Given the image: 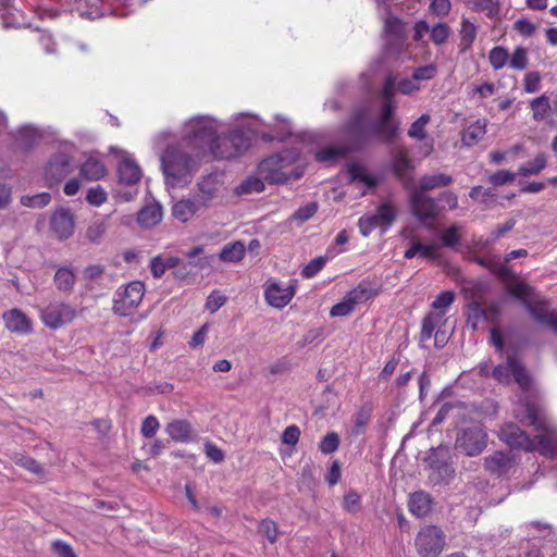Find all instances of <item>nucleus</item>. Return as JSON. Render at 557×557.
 <instances>
[{
	"mask_svg": "<svg viewBox=\"0 0 557 557\" xmlns=\"http://www.w3.org/2000/svg\"><path fill=\"white\" fill-rule=\"evenodd\" d=\"M456 299L453 290L440 293L431 304V310L421 322L420 342H426L434 337V346L443 348L449 339L446 331L442 330L447 322L446 314Z\"/></svg>",
	"mask_w": 557,
	"mask_h": 557,
	"instance_id": "obj_1",
	"label": "nucleus"
},
{
	"mask_svg": "<svg viewBox=\"0 0 557 557\" xmlns=\"http://www.w3.org/2000/svg\"><path fill=\"white\" fill-rule=\"evenodd\" d=\"M507 292L522 301L524 308L531 317L541 324H548L550 317L557 313V310H548L549 301L545 297L535 293V288L525 282H517L507 286Z\"/></svg>",
	"mask_w": 557,
	"mask_h": 557,
	"instance_id": "obj_2",
	"label": "nucleus"
},
{
	"mask_svg": "<svg viewBox=\"0 0 557 557\" xmlns=\"http://www.w3.org/2000/svg\"><path fill=\"white\" fill-rule=\"evenodd\" d=\"M250 146V131L236 128L227 134L216 135L210 150L215 159L230 160L245 153Z\"/></svg>",
	"mask_w": 557,
	"mask_h": 557,
	"instance_id": "obj_3",
	"label": "nucleus"
},
{
	"mask_svg": "<svg viewBox=\"0 0 557 557\" xmlns=\"http://www.w3.org/2000/svg\"><path fill=\"white\" fill-rule=\"evenodd\" d=\"M161 163L166 177L175 183H186L195 170V161L191 157L176 147L165 149Z\"/></svg>",
	"mask_w": 557,
	"mask_h": 557,
	"instance_id": "obj_4",
	"label": "nucleus"
},
{
	"mask_svg": "<svg viewBox=\"0 0 557 557\" xmlns=\"http://www.w3.org/2000/svg\"><path fill=\"white\" fill-rule=\"evenodd\" d=\"M78 315L79 311L74 306L61 300L50 301L39 309L40 321L51 331H57L71 324Z\"/></svg>",
	"mask_w": 557,
	"mask_h": 557,
	"instance_id": "obj_5",
	"label": "nucleus"
},
{
	"mask_svg": "<svg viewBox=\"0 0 557 557\" xmlns=\"http://www.w3.org/2000/svg\"><path fill=\"white\" fill-rule=\"evenodd\" d=\"M145 285L140 281H133L115 292L113 311L121 317L133 314L143 301Z\"/></svg>",
	"mask_w": 557,
	"mask_h": 557,
	"instance_id": "obj_6",
	"label": "nucleus"
},
{
	"mask_svg": "<svg viewBox=\"0 0 557 557\" xmlns=\"http://www.w3.org/2000/svg\"><path fill=\"white\" fill-rule=\"evenodd\" d=\"M414 545L420 557H438L446 545V536L437 525H425L418 532Z\"/></svg>",
	"mask_w": 557,
	"mask_h": 557,
	"instance_id": "obj_7",
	"label": "nucleus"
},
{
	"mask_svg": "<svg viewBox=\"0 0 557 557\" xmlns=\"http://www.w3.org/2000/svg\"><path fill=\"white\" fill-rule=\"evenodd\" d=\"M409 202L411 214L426 226H430L441 213L436 200L422 190H412Z\"/></svg>",
	"mask_w": 557,
	"mask_h": 557,
	"instance_id": "obj_8",
	"label": "nucleus"
},
{
	"mask_svg": "<svg viewBox=\"0 0 557 557\" xmlns=\"http://www.w3.org/2000/svg\"><path fill=\"white\" fill-rule=\"evenodd\" d=\"M487 433L482 426L463 429L456 438V447L467 456H479L487 446Z\"/></svg>",
	"mask_w": 557,
	"mask_h": 557,
	"instance_id": "obj_9",
	"label": "nucleus"
},
{
	"mask_svg": "<svg viewBox=\"0 0 557 557\" xmlns=\"http://www.w3.org/2000/svg\"><path fill=\"white\" fill-rule=\"evenodd\" d=\"M498 438L513 449L534 451L536 448L535 441L513 422L505 423L499 429Z\"/></svg>",
	"mask_w": 557,
	"mask_h": 557,
	"instance_id": "obj_10",
	"label": "nucleus"
},
{
	"mask_svg": "<svg viewBox=\"0 0 557 557\" xmlns=\"http://www.w3.org/2000/svg\"><path fill=\"white\" fill-rule=\"evenodd\" d=\"M186 127V137L194 146L201 147L205 144H210L211 146L216 137L214 123L207 117L191 119Z\"/></svg>",
	"mask_w": 557,
	"mask_h": 557,
	"instance_id": "obj_11",
	"label": "nucleus"
},
{
	"mask_svg": "<svg viewBox=\"0 0 557 557\" xmlns=\"http://www.w3.org/2000/svg\"><path fill=\"white\" fill-rule=\"evenodd\" d=\"M430 121L431 115L424 113L413 121L408 128V136L419 143L418 151L424 158L434 151L435 140L426 131Z\"/></svg>",
	"mask_w": 557,
	"mask_h": 557,
	"instance_id": "obj_12",
	"label": "nucleus"
},
{
	"mask_svg": "<svg viewBox=\"0 0 557 557\" xmlns=\"http://www.w3.org/2000/svg\"><path fill=\"white\" fill-rule=\"evenodd\" d=\"M296 294V284L283 286L277 281L270 278L264 286V299L267 304L276 309L285 308Z\"/></svg>",
	"mask_w": 557,
	"mask_h": 557,
	"instance_id": "obj_13",
	"label": "nucleus"
},
{
	"mask_svg": "<svg viewBox=\"0 0 557 557\" xmlns=\"http://www.w3.org/2000/svg\"><path fill=\"white\" fill-rule=\"evenodd\" d=\"M285 166V158L277 153L263 159L258 165V171L264 181L284 184L289 180V175L284 172Z\"/></svg>",
	"mask_w": 557,
	"mask_h": 557,
	"instance_id": "obj_14",
	"label": "nucleus"
},
{
	"mask_svg": "<svg viewBox=\"0 0 557 557\" xmlns=\"http://www.w3.org/2000/svg\"><path fill=\"white\" fill-rule=\"evenodd\" d=\"M394 111L395 102H383L381 117L374 127L375 134L385 144H392L398 136L399 123L392 121Z\"/></svg>",
	"mask_w": 557,
	"mask_h": 557,
	"instance_id": "obj_15",
	"label": "nucleus"
},
{
	"mask_svg": "<svg viewBox=\"0 0 557 557\" xmlns=\"http://www.w3.org/2000/svg\"><path fill=\"white\" fill-rule=\"evenodd\" d=\"M428 463L441 480L450 479L455 474L451 455L447 446H438L432 449L428 457Z\"/></svg>",
	"mask_w": 557,
	"mask_h": 557,
	"instance_id": "obj_16",
	"label": "nucleus"
},
{
	"mask_svg": "<svg viewBox=\"0 0 557 557\" xmlns=\"http://www.w3.org/2000/svg\"><path fill=\"white\" fill-rule=\"evenodd\" d=\"M73 171L71 158L65 153L51 157L45 169V178L52 186L60 183Z\"/></svg>",
	"mask_w": 557,
	"mask_h": 557,
	"instance_id": "obj_17",
	"label": "nucleus"
},
{
	"mask_svg": "<svg viewBox=\"0 0 557 557\" xmlns=\"http://www.w3.org/2000/svg\"><path fill=\"white\" fill-rule=\"evenodd\" d=\"M515 467V458L510 453L494 451L484 458L485 470L498 478L507 475Z\"/></svg>",
	"mask_w": 557,
	"mask_h": 557,
	"instance_id": "obj_18",
	"label": "nucleus"
},
{
	"mask_svg": "<svg viewBox=\"0 0 557 557\" xmlns=\"http://www.w3.org/2000/svg\"><path fill=\"white\" fill-rule=\"evenodd\" d=\"M5 327L13 333L28 334L33 331V321L20 309H11L2 315Z\"/></svg>",
	"mask_w": 557,
	"mask_h": 557,
	"instance_id": "obj_19",
	"label": "nucleus"
},
{
	"mask_svg": "<svg viewBox=\"0 0 557 557\" xmlns=\"http://www.w3.org/2000/svg\"><path fill=\"white\" fill-rule=\"evenodd\" d=\"M51 232L60 240L67 239L74 232L73 216L66 210H59L51 216Z\"/></svg>",
	"mask_w": 557,
	"mask_h": 557,
	"instance_id": "obj_20",
	"label": "nucleus"
},
{
	"mask_svg": "<svg viewBox=\"0 0 557 557\" xmlns=\"http://www.w3.org/2000/svg\"><path fill=\"white\" fill-rule=\"evenodd\" d=\"M206 200L203 197L197 199H182L174 203L172 207V214L175 219L187 222L189 221L200 208L206 207Z\"/></svg>",
	"mask_w": 557,
	"mask_h": 557,
	"instance_id": "obj_21",
	"label": "nucleus"
},
{
	"mask_svg": "<svg viewBox=\"0 0 557 557\" xmlns=\"http://www.w3.org/2000/svg\"><path fill=\"white\" fill-rule=\"evenodd\" d=\"M367 113L363 110L356 111L347 123V133L358 144H366L369 139V134L366 128Z\"/></svg>",
	"mask_w": 557,
	"mask_h": 557,
	"instance_id": "obj_22",
	"label": "nucleus"
},
{
	"mask_svg": "<svg viewBox=\"0 0 557 557\" xmlns=\"http://www.w3.org/2000/svg\"><path fill=\"white\" fill-rule=\"evenodd\" d=\"M458 34V52L462 54L471 50L478 36V26L469 18L462 16Z\"/></svg>",
	"mask_w": 557,
	"mask_h": 557,
	"instance_id": "obj_23",
	"label": "nucleus"
},
{
	"mask_svg": "<svg viewBox=\"0 0 557 557\" xmlns=\"http://www.w3.org/2000/svg\"><path fill=\"white\" fill-rule=\"evenodd\" d=\"M166 433L178 443H189L194 440V430L191 424L184 419H176L168 423Z\"/></svg>",
	"mask_w": 557,
	"mask_h": 557,
	"instance_id": "obj_24",
	"label": "nucleus"
},
{
	"mask_svg": "<svg viewBox=\"0 0 557 557\" xmlns=\"http://www.w3.org/2000/svg\"><path fill=\"white\" fill-rule=\"evenodd\" d=\"M347 173L350 177V181L358 185H363L367 189H374L379 181L377 178L370 174L366 166L359 163H351L347 166Z\"/></svg>",
	"mask_w": 557,
	"mask_h": 557,
	"instance_id": "obj_25",
	"label": "nucleus"
},
{
	"mask_svg": "<svg viewBox=\"0 0 557 557\" xmlns=\"http://www.w3.org/2000/svg\"><path fill=\"white\" fill-rule=\"evenodd\" d=\"M408 507L413 516L419 518L425 517L432 509V498L424 491L414 492L409 497Z\"/></svg>",
	"mask_w": 557,
	"mask_h": 557,
	"instance_id": "obj_26",
	"label": "nucleus"
},
{
	"mask_svg": "<svg viewBox=\"0 0 557 557\" xmlns=\"http://www.w3.org/2000/svg\"><path fill=\"white\" fill-rule=\"evenodd\" d=\"M117 173L120 181L128 186L138 183L141 177L140 168L129 159H124L119 163Z\"/></svg>",
	"mask_w": 557,
	"mask_h": 557,
	"instance_id": "obj_27",
	"label": "nucleus"
},
{
	"mask_svg": "<svg viewBox=\"0 0 557 557\" xmlns=\"http://www.w3.org/2000/svg\"><path fill=\"white\" fill-rule=\"evenodd\" d=\"M79 173L87 181H99L106 176L107 169L102 161L89 157L81 165Z\"/></svg>",
	"mask_w": 557,
	"mask_h": 557,
	"instance_id": "obj_28",
	"label": "nucleus"
},
{
	"mask_svg": "<svg viewBox=\"0 0 557 557\" xmlns=\"http://www.w3.org/2000/svg\"><path fill=\"white\" fill-rule=\"evenodd\" d=\"M161 219L162 208L158 203L145 206L137 214L138 224L146 228L157 225Z\"/></svg>",
	"mask_w": 557,
	"mask_h": 557,
	"instance_id": "obj_29",
	"label": "nucleus"
},
{
	"mask_svg": "<svg viewBox=\"0 0 557 557\" xmlns=\"http://www.w3.org/2000/svg\"><path fill=\"white\" fill-rule=\"evenodd\" d=\"M525 418L528 423L539 432H548L549 425L546 419L541 414L539 406L532 401H525L523 405Z\"/></svg>",
	"mask_w": 557,
	"mask_h": 557,
	"instance_id": "obj_30",
	"label": "nucleus"
},
{
	"mask_svg": "<svg viewBox=\"0 0 557 557\" xmlns=\"http://www.w3.org/2000/svg\"><path fill=\"white\" fill-rule=\"evenodd\" d=\"M542 433L533 438L536 445L535 450L545 457L555 456L557 454V443L553 437L554 429L549 425V431Z\"/></svg>",
	"mask_w": 557,
	"mask_h": 557,
	"instance_id": "obj_31",
	"label": "nucleus"
},
{
	"mask_svg": "<svg viewBox=\"0 0 557 557\" xmlns=\"http://www.w3.org/2000/svg\"><path fill=\"white\" fill-rule=\"evenodd\" d=\"M486 134V121L478 120L470 124L462 133L461 141L465 146L475 145Z\"/></svg>",
	"mask_w": 557,
	"mask_h": 557,
	"instance_id": "obj_32",
	"label": "nucleus"
},
{
	"mask_svg": "<svg viewBox=\"0 0 557 557\" xmlns=\"http://www.w3.org/2000/svg\"><path fill=\"white\" fill-rule=\"evenodd\" d=\"M375 213L382 223V233H385L396 221L398 211L392 201H384L376 207Z\"/></svg>",
	"mask_w": 557,
	"mask_h": 557,
	"instance_id": "obj_33",
	"label": "nucleus"
},
{
	"mask_svg": "<svg viewBox=\"0 0 557 557\" xmlns=\"http://www.w3.org/2000/svg\"><path fill=\"white\" fill-rule=\"evenodd\" d=\"M377 294V290L369 288L366 282H361L355 288L349 290L345 295V298L355 308L357 305L375 297Z\"/></svg>",
	"mask_w": 557,
	"mask_h": 557,
	"instance_id": "obj_34",
	"label": "nucleus"
},
{
	"mask_svg": "<svg viewBox=\"0 0 557 557\" xmlns=\"http://www.w3.org/2000/svg\"><path fill=\"white\" fill-rule=\"evenodd\" d=\"M490 313L497 314L498 308L496 305H491L488 309L483 308L479 302H472L469 306L468 321L472 324L473 329H476L481 321L490 319Z\"/></svg>",
	"mask_w": 557,
	"mask_h": 557,
	"instance_id": "obj_35",
	"label": "nucleus"
},
{
	"mask_svg": "<svg viewBox=\"0 0 557 557\" xmlns=\"http://www.w3.org/2000/svg\"><path fill=\"white\" fill-rule=\"evenodd\" d=\"M245 255V245L242 242L236 240L234 243L226 244L222 248L219 257L224 262L238 263L244 259Z\"/></svg>",
	"mask_w": 557,
	"mask_h": 557,
	"instance_id": "obj_36",
	"label": "nucleus"
},
{
	"mask_svg": "<svg viewBox=\"0 0 557 557\" xmlns=\"http://www.w3.org/2000/svg\"><path fill=\"white\" fill-rule=\"evenodd\" d=\"M453 183V177L447 174H434V175H424L420 178L418 190H422L426 193L429 190L446 187Z\"/></svg>",
	"mask_w": 557,
	"mask_h": 557,
	"instance_id": "obj_37",
	"label": "nucleus"
},
{
	"mask_svg": "<svg viewBox=\"0 0 557 557\" xmlns=\"http://www.w3.org/2000/svg\"><path fill=\"white\" fill-rule=\"evenodd\" d=\"M54 284L60 292L69 293L75 285V274L70 268H59L53 277Z\"/></svg>",
	"mask_w": 557,
	"mask_h": 557,
	"instance_id": "obj_38",
	"label": "nucleus"
},
{
	"mask_svg": "<svg viewBox=\"0 0 557 557\" xmlns=\"http://www.w3.org/2000/svg\"><path fill=\"white\" fill-rule=\"evenodd\" d=\"M509 363L511 367V377L515 379L521 389L528 391L531 386V379L523 364L513 356H509Z\"/></svg>",
	"mask_w": 557,
	"mask_h": 557,
	"instance_id": "obj_39",
	"label": "nucleus"
},
{
	"mask_svg": "<svg viewBox=\"0 0 557 557\" xmlns=\"http://www.w3.org/2000/svg\"><path fill=\"white\" fill-rule=\"evenodd\" d=\"M509 363L511 367V377L515 379L521 389L528 391L531 386V379L523 364L513 356H509Z\"/></svg>",
	"mask_w": 557,
	"mask_h": 557,
	"instance_id": "obj_40",
	"label": "nucleus"
},
{
	"mask_svg": "<svg viewBox=\"0 0 557 557\" xmlns=\"http://www.w3.org/2000/svg\"><path fill=\"white\" fill-rule=\"evenodd\" d=\"M436 245L429 244L423 245L420 242H413L411 246L404 252L405 259H412L418 253L425 259H435L436 258Z\"/></svg>",
	"mask_w": 557,
	"mask_h": 557,
	"instance_id": "obj_41",
	"label": "nucleus"
},
{
	"mask_svg": "<svg viewBox=\"0 0 557 557\" xmlns=\"http://www.w3.org/2000/svg\"><path fill=\"white\" fill-rule=\"evenodd\" d=\"M547 165V158L545 153H539L535 156V158L530 161L529 163L521 165L518 171L517 175L520 176H532L540 174Z\"/></svg>",
	"mask_w": 557,
	"mask_h": 557,
	"instance_id": "obj_42",
	"label": "nucleus"
},
{
	"mask_svg": "<svg viewBox=\"0 0 557 557\" xmlns=\"http://www.w3.org/2000/svg\"><path fill=\"white\" fill-rule=\"evenodd\" d=\"M532 117L536 122L543 121L550 110L549 99L545 95H541L530 101Z\"/></svg>",
	"mask_w": 557,
	"mask_h": 557,
	"instance_id": "obj_43",
	"label": "nucleus"
},
{
	"mask_svg": "<svg viewBox=\"0 0 557 557\" xmlns=\"http://www.w3.org/2000/svg\"><path fill=\"white\" fill-rule=\"evenodd\" d=\"M13 461L16 466L22 467L23 469L37 474V475H44L45 470L42 466L35 460L34 458L23 455V454H15L13 456Z\"/></svg>",
	"mask_w": 557,
	"mask_h": 557,
	"instance_id": "obj_44",
	"label": "nucleus"
},
{
	"mask_svg": "<svg viewBox=\"0 0 557 557\" xmlns=\"http://www.w3.org/2000/svg\"><path fill=\"white\" fill-rule=\"evenodd\" d=\"M509 60L508 50L503 46H496L488 53V61L493 70H502Z\"/></svg>",
	"mask_w": 557,
	"mask_h": 557,
	"instance_id": "obj_45",
	"label": "nucleus"
},
{
	"mask_svg": "<svg viewBox=\"0 0 557 557\" xmlns=\"http://www.w3.org/2000/svg\"><path fill=\"white\" fill-rule=\"evenodd\" d=\"M384 30L386 35L393 37L396 41L403 42L405 38V26L398 17H388L385 21Z\"/></svg>",
	"mask_w": 557,
	"mask_h": 557,
	"instance_id": "obj_46",
	"label": "nucleus"
},
{
	"mask_svg": "<svg viewBox=\"0 0 557 557\" xmlns=\"http://www.w3.org/2000/svg\"><path fill=\"white\" fill-rule=\"evenodd\" d=\"M359 232L363 237H368L376 227L382 230V223L377 219L376 213L366 214L358 220Z\"/></svg>",
	"mask_w": 557,
	"mask_h": 557,
	"instance_id": "obj_47",
	"label": "nucleus"
},
{
	"mask_svg": "<svg viewBox=\"0 0 557 557\" xmlns=\"http://www.w3.org/2000/svg\"><path fill=\"white\" fill-rule=\"evenodd\" d=\"M339 436L336 432H329L319 443V449L322 454L329 455L336 451L339 447Z\"/></svg>",
	"mask_w": 557,
	"mask_h": 557,
	"instance_id": "obj_48",
	"label": "nucleus"
},
{
	"mask_svg": "<svg viewBox=\"0 0 557 557\" xmlns=\"http://www.w3.org/2000/svg\"><path fill=\"white\" fill-rule=\"evenodd\" d=\"M450 28L446 23H437L430 29L431 40L434 45L441 46L445 44L449 37Z\"/></svg>",
	"mask_w": 557,
	"mask_h": 557,
	"instance_id": "obj_49",
	"label": "nucleus"
},
{
	"mask_svg": "<svg viewBox=\"0 0 557 557\" xmlns=\"http://www.w3.org/2000/svg\"><path fill=\"white\" fill-rule=\"evenodd\" d=\"M326 257L319 256L312 259L301 271V275L305 278H311L315 276L326 264Z\"/></svg>",
	"mask_w": 557,
	"mask_h": 557,
	"instance_id": "obj_50",
	"label": "nucleus"
},
{
	"mask_svg": "<svg viewBox=\"0 0 557 557\" xmlns=\"http://www.w3.org/2000/svg\"><path fill=\"white\" fill-rule=\"evenodd\" d=\"M50 201H51V195L49 193H40V194H36L34 196H25V197H22V200H21V202L25 207H30V208H42V207H46L47 205H49Z\"/></svg>",
	"mask_w": 557,
	"mask_h": 557,
	"instance_id": "obj_51",
	"label": "nucleus"
},
{
	"mask_svg": "<svg viewBox=\"0 0 557 557\" xmlns=\"http://www.w3.org/2000/svg\"><path fill=\"white\" fill-rule=\"evenodd\" d=\"M343 508L350 513L360 511L361 496L356 491L347 492L343 499Z\"/></svg>",
	"mask_w": 557,
	"mask_h": 557,
	"instance_id": "obj_52",
	"label": "nucleus"
},
{
	"mask_svg": "<svg viewBox=\"0 0 557 557\" xmlns=\"http://www.w3.org/2000/svg\"><path fill=\"white\" fill-rule=\"evenodd\" d=\"M395 85L396 77L394 76V74H387L384 78L383 87L381 90V97L383 99V102H395Z\"/></svg>",
	"mask_w": 557,
	"mask_h": 557,
	"instance_id": "obj_53",
	"label": "nucleus"
},
{
	"mask_svg": "<svg viewBox=\"0 0 557 557\" xmlns=\"http://www.w3.org/2000/svg\"><path fill=\"white\" fill-rule=\"evenodd\" d=\"M318 209L319 206L315 201L309 202L306 206L298 208L294 212L293 219L300 223H304L311 219L318 212Z\"/></svg>",
	"mask_w": 557,
	"mask_h": 557,
	"instance_id": "obj_54",
	"label": "nucleus"
},
{
	"mask_svg": "<svg viewBox=\"0 0 557 557\" xmlns=\"http://www.w3.org/2000/svg\"><path fill=\"white\" fill-rule=\"evenodd\" d=\"M411 169V162L405 152L399 153L393 163V170L398 178H403Z\"/></svg>",
	"mask_w": 557,
	"mask_h": 557,
	"instance_id": "obj_55",
	"label": "nucleus"
},
{
	"mask_svg": "<svg viewBox=\"0 0 557 557\" xmlns=\"http://www.w3.org/2000/svg\"><path fill=\"white\" fill-rule=\"evenodd\" d=\"M160 429V422L156 416H148L144 419L140 428V433L146 438H151Z\"/></svg>",
	"mask_w": 557,
	"mask_h": 557,
	"instance_id": "obj_56",
	"label": "nucleus"
},
{
	"mask_svg": "<svg viewBox=\"0 0 557 557\" xmlns=\"http://www.w3.org/2000/svg\"><path fill=\"white\" fill-rule=\"evenodd\" d=\"M260 531L264 534L271 544L277 541L278 528L277 523L272 519H263L260 522Z\"/></svg>",
	"mask_w": 557,
	"mask_h": 557,
	"instance_id": "obj_57",
	"label": "nucleus"
},
{
	"mask_svg": "<svg viewBox=\"0 0 557 557\" xmlns=\"http://www.w3.org/2000/svg\"><path fill=\"white\" fill-rule=\"evenodd\" d=\"M509 66L515 70H524L528 65V53L523 47H517L510 58Z\"/></svg>",
	"mask_w": 557,
	"mask_h": 557,
	"instance_id": "obj_58",
	"label": "nucleus"
},
{
	"mask_svg": "<svg viewBox=\"0 0 557 557\" xmlns=\"http://www.w3.org/2000/svg\"><path fill=\"white\" fill-rule=\"evenodd\" d=\"M437 74V66L435 64H428L424 66L417 67L412 73L413 81H430Z\"/></svg>",
	"mask_w": 557,
	"mask_h": 557,
	"instance_id": "obj_59",
	"label": "nucleus"
},
{
	"mask_svg": "<svg viewBox=\"0 0 557 557\" xmlns=\"http://www.w3.org/2000/svg\"><path fill=\"white\" fill-rule=\"evenodd\" d=\"M108 199L106 190L101 186L91 187L87 191L86 200L91 206L99 207Z\"/></svg>",
	"mask_w": 557,
	"mask_h": 557,
	"instance_id": "obj_60",
	"label": "nucleus"
},
{
	"mask_svg": "<svg viewBox=\"0 0 557 557\" xmlns=\"http://www.w3.org/2000/svg\"><path fill=\"white\" fill-rule=\"evenodd\" d=\"M227 298L225 295L218 290H213L207 298L206 309L211 313L216 312L222 306L225 305Z\"/></svg>",
	"mask_w": 557,
	"mask_h": 557,
	"instance_id": "obj_61",
	"label": "nucleus"
},
{
	"mask_svg": "<svg viewBox=\"0 0 557 557\" xmlns=\"http://www.w3.org/2000/svg\"><path fill=\"white\" fill-rule=\"evenodd\" d=\"M541 87V75L539 72H529L524 75L523 90L527 94L536 92Z\"/></svg>",
	"mask_w": 557,
	"mask_h": 557,
	"instance_id": "obj_62",
	"label": "nucleus"
},
{
	"mask_svg": "<svg viewBox=\"0 0 557 557\" xmlns=\"http://www.w3.org/2000/svg\"><path fill=\"white\" fill-rule=\"evenodd\" d=\"M516 173L507 170H499L488 177V182L493 186H503L515 181Z\"/></svg>",
	"mask_w": 557,
	"mask_h": 557,
	"instance_id": "obj_63",
	"label": "nucleus"
},
{
	"mask_svg": "<svg viewBox=\"0 0 557 557\" xmlns=\"http://www.w3.org/2000/svg\"><path fill=\"white\" fill-rule=\"evenodd\" d=\"M443 246L455 247L460 242V234L457 226L453 225L446 228L440 237Z\"/></svg>",
	"mask_w": 557,
	"mask_h": 557,
	"instance_id": "obj_64",
	"label": "nucleus"
}]
</instances>
